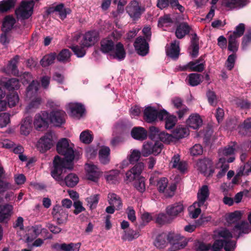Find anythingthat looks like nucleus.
Here are the masks:
<instances>
[{
  "label": "nucleus",
  "mask_w": 251,
  "mask_h": 251,
  "mask_svg": "<svg viewBox=\"0 0 251 251\" xmlns=\"http://www.w3.org/2000/svg\"><path fill=\"white\" fill-rule=\"evenodd\" d=\"M242 216V213L241 211H236L227 216L226 221L229 224L234 223L241 219Z\"/></svg>",
  "instance_id": "09e8293b"
},
{
  "label": "nucleus",
  "mask_w": 251,
  "mask_h": 251,
  "mask_svg": "<svg viewBox=\"0 0 251 251\" xmlns=\"http://www.w3.org/2000/svg\"><path fill=\"white\" fill-rule=\"evenodd\" d=\"M188 134L189 130L188 128L182 126H179L174 130L172 135L174 137V141H175L176 139L184 138Z\"/></svg>",
  "instance_id": "473e14b6"
},
{
  "label": "nucleus",
  "mask_w": 251,
  "mask_h": 251,
  "mask_svg": "<svg viewBox=\"0 0 251 251\" xmlns=\"http://www.w3.org/2000/svg\"><path fill=\"white\" fill-rule=\"evenodd\" d=\"M119 174L120 171L119 170H112L106 176V179L109 182L112 183H115L118 180L117 177Z\"/></svg>",
  "instance_id": "680f3d73"
},
{
  "label": "nucleus",
  "mask_w": 251,
  "mask_h": 251,
  "mask_svg": "<svg viewBox=\"0 0 251 251\" xmlns=\"http://www.w3.org/2000/svg\"><path fill=\"white\" fill-rule=\"evenodd\" d=\"M209 196V190L207 185H203L198 191L197 194V201L200 205H203L206 207L205 203L206 201L207 200Z\"/></svg>",
  "instance_id": "a878e982"
},
{
  "label": "nucleus",
  "mask_w": 251,
  "mask_h": 251,
  "mask_svg": "<svg viewBox=\"0 0 251 251\" xmlns=\"http://www.w3.org/2000/svg\"><path fill=\"white\" fill-rule=\"evenodd\" d=\"M164 119L166 120L165 127L167 129L172 128L175 126L177 121L176 117L172 115L169 116L168 113L167 116L164 117Z\"/></svg>",
  "instance_id": "603ef678"
},
{
  "label": "nucleus",
  "mask_w": 251,
  "mask_h": 251,
  "mask_svg": "<svg viewBox=\"0 0 251 251\" xmlns=\"http://www.w3.org/2000/svg\"><path fill=\"white\" fill-rule=\"evenodd\" d=\"M85 170L87 178L94 182H97L101 175V172L99 168L91 162L85 164Z\"/></svg>",
  "instance_id": "f8f14e48"
},
{
  "label": "nucleus",
  "mask_w": 251,
  "mask_h": 251,
  "mask_svg": "<svg viewBox=\"0 0 251 251\" xmlns=\"http://www.w3.org/2000/svg\"><path fill=\"white\" fill-rule=\"evenodd\" d=\"M236 39L234 37H229L228 39V49L229 50L233 52L237 51L238 49V44Z\"/></svg>",
  "instance_id": "338daca9"
},
{
  "label": "nucleus",
  "mask_w": 251,
  "mask_h": 251,
  "mask_svg": "<svg viewBox=\"0 0 251 251\" xmlns=\"http://www.w3.org/2000/svg\"><path fill=\"white\" fill-rule=\"evenodd\" d=\"M66 114L60 109L52 110L49 114V119L54 126H59L65 123Z\"/></svg>",
  "instance_id": "ddd939ff"
},
{
  "label": "nucleus",
  "mask_w": 251,
  "mask_h": 251,
  "mask_svg": "<svg viewBox=\"0 0 251 251\" xmlns=\"http://www.w3.org/2000/svg\"><path fill=\"white\" fill-rule=\"evenodd\" d=\"M34 2L33 0L23 1L19 7L15 10L17 18L25 19L30 17L33 13Z\"/></svg>",
  "instance_id": "6e6552de"
},
{
  "label": "nucleus",
  "mask_w": 251,
  "mask_h": 251,
  "mask_svg": "<svg viewBox=\"0 0 251 251\" xmlns=\"http://www.w3.org/2000/svg\"><path fill=\"white\" fill-rule=\"evenodd\" d=\"M56 55L55 53H51L44 56L41 60L40 64L43 67L48 66L54 63Z\"/></svg>",
  "instance_id": "49530a36"
},
{
  "label": "nucleus",
  "mask_w": 251,
  "mask_h": 251,
  "mask_svg": "<svg viewBox=\"0 0 251 251\" xmlns=\"http://www.w3.org/2000/svg\"><path fill=\"white\" fill-rule=\"evenodd\" d=\"M110 149L107 147H102L99 151V157L101 163L107 164L110 161Z\"/></svg>",
  "instance_id": "72a5a7b5"
},
{
  "label": "nucleus",
  "mask_w": 251,
  "mask_h": 251,
  "mask_svg": "<svg viewBox=\"0 0 251 251\" xmlns=\"http://www.w3.org/2000/svg\"><path fill=\"white\" fill-rule=\"evenodd\" d=\"M202 78L203 76L201 75L193 73L188 76V82L190 85L195 86L199 85L202 81Z\"/></svg>",
  "instance_id": "37998d69"
},
{
  "label": "nucleus",
  "mask_w": 251,
  "mask_h": 251,
  "mask_svg": "<svg viewBox=\"0 0 251 251\" xmlns=\"http://www.w3.org/2000/svg\"><path fill=\"white\" fill-rule=\"evenodd\" d=\"M65 166L66 164L60 159L59 156H55L51 176L61 186L65 184L68 187H73L78 183L79 178L76 175L70 173L64 178L62 174L65 173L67 169L69 170Z\"/></svg>",
  "instance_id": "f257e3e1"
},
{
  "label": "nucleus",
  "mask_w": 251,
  "mask_h": 251,
  "mask_svg": "<svg viewBox=\"0 0 251 251\" xmlns=\"http://www.w3.org/2000/svg\"><path fill=\"white\" fill-rule=\"evenodd\" d=\"M53 219L58 225L66 223L68 219V211L59 204L53 206L51 212Z\"/></svg>",
  "instance_id": "9d476101"
},
{
  "label": "nucleus",
  "mask_w": 251,
  "mask_h": 251,
  "mask_svg": "<svg viewBox=\"0 0 251 251\" xmlns=\"http://www.w3.org/2000/svg\"><path fill=\"white\" fill-rule=\"evenodd\" d=\"M245 31V25L243 24H240L236 27L235 30L229 37H234L235 38H239L242 36Z\"/></svg>",
  "instance_id": "bf43d9fd"
},
{
  "label": "nucleus",
  "mask_w": 251,
  "mask_h": 251,
  "mask_svg": "<svg viewBox=\"0 0 251 251\" xmlns=\"http://www.w3.org/2000/svg\"><path fill=\"white\" fill-rule=\"evenodd\" d=\"M68 109L72 117L79 119L84 112L83 105L78 103H70L68 105Z\"/></svg>",
  "instance_id": "4be33fe9"
},
{
  "label": "nucleus",
  "mask_w": 251,
  "mask_h": 251,
  "mask_svg": "<svg viewBox=\"0 0 251 251\" xmlns=\"http://www.w3.org/2000/svg\"><path fill=\"white\" fill-rule=\"evenodd\" d=\"M219 235L222 239L215 241L212 246V251H222L223 247L226 251H233L235 248L236 243L230 240L232 234L229 230L225 229L221 230Z\"/></svg>",
  "instance_id": "20e7f679"
},
{
  "label": "nucleus",
  "mask_w": 251,
  "mask_h": 251,
  "mask_svg": "<svg viewBox=\"0 0 251 251\" xmlns=\"http://www.w3.org/2000/svg\"><path fill=\"white\" fill-rule=\"evenodd\" d=\"M134 46L139 55L145 56L148 53L149 44L144 38L141 37H138L134 42Z\"/></svg>",
  "instance_id": "dca6fc26"
},
{
  "label": "nucleus",
  "mask_w": 251,
  "mask_h": 251,
  "mask_svg": "<svg viewBox=\"0 0 251 251\" xmlns=\"http://www.w3.org/2000/svg\"><path fill=\"white\" fill-rule=\"evenodd\" d=\"M4 86L9 90H17L20 87L19 80L16 78H11L6 81Z\"/></svg>",
  "instance_id": "de8ad7c7"
},
{
  "label": "nucleus",
  "mask_w": 251,
  "mask_h": 251,
  "mask_svg": "<svg viewBox=\"0 0 251 251\" xmlns=\"http://www.w3.org/2000/svg\"><path fill=\"white\" fill-rule=\"evenodd\" d=\"M206 96L209 104L212 106H215L217 102V98L215 93L209 90L206 93Z\"/></svg>",
  "instance_id": "69168bd1"
},
{
  "label": "nucleus",
  "mask_w": 251,
  "mask_h": 251,
  "mask_svg": "<svg viewBox=\"0 0 251 251\" xmlns=\"http://www.w3.org/2000/svg\"><path fill=\"white\" fill-rule=\"evenodd\" d=\"M184 207L181 202H177L170 205L166 208V213L173 219L183 211Z\"/></svg>",
  "instance_id": "5701e85b"
},
{
  "label": "nucleus",
  "mask_w": 251,
  "mask_h": 251,
  "mask_svg": "<svg viewBox=\"0 0 251 251\" xmlns=\"http://www.w3.org/2000/svg\"><path fill=\"white\" fill-rule=\"evenodd\" d=\"M134 187L140 192H144L146 189L145 178L141 177L136 180L134 182Z\"/></svg>",
  "instance_id": "052dcab7"
},
{
  "label": "nucleus",
  "mask_w": 251,
  "mask_h": 251,
  "mask_svg": "<svg viewBox=\"0 0 251 251\" xmlns=\"http://www.w3.org/2000/svg\"><path fill=\"white\" fill-rule=\"evenodd\" d=\"M46 229L43 228L40 225H34L30 227L28 230L27 234L26 242L29 243L32 242L34 238L37 237L43 231Z\"/></svg>",
  "instance_id": "b1692460"
},
{
  "label": "nucleus",
  "mask_w": 251,
  "mask_h": 251,
  "mask_svg": "<svg viewBox=\"0 0 251 251\" xmlns=\"http://www.w3.org/2000/svg\"><path fill=\"white\" fill-rule=\"evenodd\" d=\"M19 57L16 56L12 60L10 61L8 66V69L11 71L12 73L14 75L18 74V70L17 69V64L19 60Z\"/></svg>",
  "instance_id": "0e129e2a"
},
{
  "label": "nucleus",
  "mask_w": 251,
  "mask_h": 251,
  "mask_svg": "<svg viewBox=\"0 0 251 251\" xmlns=\"http://www.w3.org/2000/svg\"><path fill=\"white\" fill-rule=\"evenodd\" d=\"M169 239L171 244L170 251H176L183 249L187 244V242L184 237L179 235H176L170 239L166 234L162 233L157 237L154 245L158 248H163L167 245V240Z\"/></svg>",
  "instance_id": "7ed1b4c3"
},
{
  "label": "nucleus",
  "mask_w": 251,
  "mask_h": 251,
  "mask_svg": "<svg viewBox=\"0 0 251 251\" xmlns=\"http://www.w3.org/2000/svg\"><path fill=\"white\" fill-rule=\"evenodd\" d=\"M29 99H31V101L26 107V110L27 112H28L33 109L38 108L42 102V99L40 97L38 96H34L32 97V98Z\"/></svg>",
  "instance_id": "a18cd8bd"
},
{
  "label": "nucleus",
  "mask_w": 251,
  "mask_h": 251,
  "mask_svg": "<svg viewBox=\"0 0 251 251\" xmlns=\"http://www.w3.org/2000/svg\"><path fill=\"white\" fill-rule=\"evenodd\" d=\"M13 206L10 204L0 205V222L8 220L11 216Z\"/></svg>",
  "instance_id": "cd10ccee"
},
{
  "label": "nucleus",
  "mask_w": 251,
  "mask_h": 251,
  "mask_svg": "<svg viewBox=\"0 0 251 251\" xmlns=\"http://www.w3.org/2000/svg\"><path fill=\"white\" fill-rule=\"evenodd\" d=\"M139 236V233L138 231L132 229H127L124 230L122 238L125 241H132V240L137 238Z\"/></svg>",
  "instance_id": "79ce46f5"
},
{
  "label": "nucleus",
  "mask_w": 251,
  "mask_h": 251,
  "mask_svg": "<svg viewBox=\"0 0 251 251\" xmlns=\"http://www.w3.org/2000/svg\"><path fill=\"white\" fill-rule=\"evenodd\" d=\"M206 206L200 205L197 202H194L189 208L190 217L193 219L197 218L201 212V208H206Z\"/></svg>",
  "instance_id": "a19ab883"
},
{
  "label": "nucleus",
  "mask_w": 251,
  "mask_h": 251,
  "mask_svg": "<svg viewBox=\"0 0 251 251\" xmlns=\"http://www.w3.org/2000/svg\"><path fill=\"white\" fill-rule=\"evenodd\" d=\"M249 225L246 222H242L237 224L233 228V233L234 236L237 235L239 237L241 233H247L248 231Z\"/></svg>",
  "instance_id": "4c0bfd02"
},
{
  "label": "nucleus",
  "mask_w": 251,
  "mask_h": 251,
  "mask_svg": "<svg viewBox=\"0 0 251 251\" xmlns=\"http://www.w3.org/2000/svg\"><path fill=\"white\" fill-rule=\"evenodd\" d=\"M141 153H142L140 151L134 150H133L130 155L129 156L128 160L130 163H133L136 161H137L141 155Z\"/></svg>",
  "instance_id": "774afa93"
},
{
  "label": "nucleus",
  "mask_w": 251,
  "mask_h": 251,
  "mask_svg": "<svg viewBox=\"0 0 251 251\" xmlns=\"http://www.w3.org/2000/svg\"><path fill=\"white\" fill-rule=\"evenodd\" d=\"M166 116H167V112L165 110L158 111L151 106L146 107L144 111V119L148 123H152L157 119L162 120Z\"/></svg>",
  "instance_id": "39448f33"
},
{
  "label": "nucleus",
  "mask_w": 251,
  "mask_h": 251,
  "mask_svg": "<svg viewBox=\"0 0 251 251\" xmlns=\"http://www.w3.org/2000/svg\"><path fill=\"white\" fill-rule=\"evenodd\" d=\"M10 115L8 113L0 114V128L5 127L10 121Z\"/></svg>",
  "instance_id": "13d9d810"
},
{
  "label": "nucleus",
  "mask_w": 251,
  "mask_h": 251,
  "mask_svg": "<svg viewBox=\"0 0 251 251\" xmlns=\"http://www.w3.org/2000/svg\"><path fill=\"white\" fill-rule=\"evenodd\" d=\"M122 34L118 31H114L111 36L101 40L100 44V50L105 53H108L109 55L112 51L114 47V42L118 40L121 36Z\"/></svg>",
  "instance_id": "423d86ee"
},
{
  "label": "nucleus",
  "mask_w": 251,
  "mask_h": 251,
  "mask_svg": "<svg viewBox=\"0 0 251 251\" xmlns=\"http://www.w3.org/2000/svg\"><path fill=\"white\" fill-rule=\"evenodd\" d=\"M108 201L109 204L113 205L116 210H119L122 207V202L120 197L114 193L108 194Z\"/></svg>",
  "instance_id": "c9c22d12"
},
{
  "label": "nucleus",
  "mask_w": 251,
  "mask_h": 251,
  "mask_svg": "<svg viewBox=\"0 0 251 251\" xmlns=\"http://www.w3.org/2000/svg\"><path fill=\"white\" fill-rule=\"evenodd\" d=\"M80 247V244L79 243H63L62 251H79Z\"/></svg>",
  "instance_id": "5fc2aeb1"
},
{
  "label": "nucleus",
  "mask_w": 251,
  "mask_h": 251,
  "mask_svg": "<svg viewBox=\"0 0 251 251\" xmlns=\"http://www.w3.org/2000/svg\"><path fill=\"white\" fill-rule=\"evenodd\" d=\"M7 99L8 105L10 107L15 106L19 100V96L16 93L10 94L7 96Z\"/></svg>",
  "instance_id": "4d7b16f0"
},
{
  "label": "nucleus",
  "mask_w": 251,
  "mask_h": 251,
  "mask_svg": "<svg viewBox=\"0 0 251 251\" xmlns=\"http://www.w3.org/2000/svg\"><path fill=\"white\" fill-rule=\"evenodd\" d=\"M99 200V195L97 194L91 196L86 199L88 206L92 210L95 209L97 207Z\"/></svg>",
  "instance_id": "3c124183"
},
{
  "label": "nucleus",
  "mask_w": 251,
  "mask_h": 251,
  "mask_svg": "<svg viewBox=\"0 0 251 251\" xmlns=\"http://www.w3.org/2000/svg\"><path fill=\"white\" fill-rule=\"evenodd\" d=\"M79 138L80 141L83 143L89 144L92 142L93 137L91 132L87 130L81 133Z\"/></svg>",
  "instance_id": "864d4df0"
},
{
  "label": "nucleus",
  "mask_w": 251,
  "mask_h": 251,
  "mask_svg": "<svg viewBox=\"0 0 251 251\" xmlns=\"http://www.w3.org/2000/svg\"><path fill=\"white\" fill-rule=\"evenodd\" d=\"M98 38V33L96 31H89L86 32L83 36L81 41V45L84 47H90L95 43Z\"/></svg>",
  "instance_id": "412c9836"
},
{
  "label": "nucleus",
  "mask_w": 251,
  "mask_h": 251,
  "mask_svg": "<svg viewBox=\"0 0 251 251\" xmlns=\"http://www.w3.org/2000/svg\"><path fill=\"white\" fill-rule=\"evenodd\" d=\"M32 130V119L30 116L23 118L20 124V133L24 136H27Z\"/></svg>",
  "instance_id": "2eb2a0df"
},
{
  "label": "nucleus",
  "mask_w": 251,
  "mask_h": 251,
  "mask_svg": "<svg viewBox=\"0 0 251 251\" xmlns=\"http://www.w3.org/2000/svg\"><path fill=\"white\" fill-rule=\"evenodd\" d=\"M158 138L162 142L167 144L174 142V137H173L172 134H169L164 131H162L160 133Z\"/></svg>",
  "instance_id": "6e6d98bb"
},
{
  "label": "nucleus",
  "mask_w": 251,
  "mask_h": 251,
  "mask_svg": "<svg viewBox=\"0 0 251 251\" xmlns=\"http://www.w3.org/2000/svg\"><path fill=\"white\" fill-rule=\"evenodd\" d=\"M226 6L229 9L239 8L246 5L247 0H223Z\"/></svg>",
  "instance_id": "f704fd0d"
},
{
  "label": "nucleus",
  "mask_w": 251,
  "mask_h": 251,
  "mask_svg": "<svg viewBox=\"0 0 251 251\" xmlns=\"http://www.w3.org/2000/svg\"><path fill=\"white\" fill-rule=\"evenodd\" d=\"M187 125L194 129L199 128L202 125V120L198 114H193L187 120Z\"/></svg>",
  "instance_id": "bb28decb"
},
{
  "label": "nucleus",
  "mask_w": 251,
  "mask_h": 251,
  "mask_svg": "<svg viewBox=\"0 0 251 251\" xmlns=\"http://www.w3.org/2000/svg\"><path fill=\"white\" fill-rule=\"evenodd\" d=\"M179 42L176 40L171 43V46L166 50V53L168 56L173 59L178 57L179 53Z\"/></svg>",
  "instance_id": "c85d7f7f"
},
{
  "label": "nucleus",
  "mask_w": 251,
  "mask_h": 251,
  "mask_svg": "<svg viewBox=\"0 0 251 251\" xmlns=\"http://www.w3.org/2000/svg\"><path fill=\"white\" fill-rule=\"evenodd\" d=\"M237 151L236 144L232 143L231 146H228L224 149H221L219 150V158L225 157L226 158V157L232 155Z\"/></svg>",
  "instance_id": "c756f323"
},
{
  "label": "nucleus",
  "mask_w": 251,
  "mask_h": 251,
  "mask_svg": "<svg viewBox=\"0 0 251 251\" xmlns=\"http://www.w3.org/2000/svg\"><path fill=\"white\" fill-rule=\"evenodd\" d=\"M71 53L68 49L62 50L56 56L57 60L61 62L66 63L70 60Z\"/></svg>",
  "instance_id": "c03bdc74"
},
{
  "label": "nucleus",
  "mask_w": 251,
  "mask_h": 251,
  "mask_svg": "<svg viewBox=\"0 0 251 251\" xmlns=\"http://www.w3.org/2000/svg\"><path fill=\"white\" fill-rule=\"evenodd\" d=\"M39 83L37 81L32 80L26 89V95L28 98L37 96V93L39 88Z\"/></svg>",
  "instance_id": "e433bc0d"
},
{
  "label": "nucleus",
  "mask_w": 251,
  "mask_h": 251,
  "mask_svg": "<svg viewBox=\"0 0 251 251\" xmlns=\"http://www.w3.org/2000/svg\"><path fill=\"white\" fill-rule=\"evenodd\" d=\"M235 160L234 156H230L227 159L225 157H220L217 164V168H220L221 171L217 174V177L220 178L224 176L229 168L228 163L232 162Z\"/></svg>",
  "instance_id": "a211bd4d"
},
{
  "label": "nucleus",
  "mask_w": 251,
  "mask_h": 251,
  "mask_svg": "<svg viewBox=\"0 0 251 251\" xmlns=\"http://www.w3.org/2000/svg\"><path fill=\"white\" fill-rule=\"evenodd\" d=\"M126 10L129 16L134 20L139 18L141 14V9L138 2L135 0L131 1L126 7Z\"/></svg>",
  "instance_id": "6ab92c4d"
},
{
  "label": "nucleus",
  "mask_w": 251,
  "mask_h": 251,
  "mask_svg": "<svg viewBox=\"0 0 251 251\" xmlns=\"http://www.w3.org/2000/svg\"><path fill=\"white\" fill-rule=\"evenodd\" d=\"M204 62L202 58L196 60L195 62H190L187 65L182 67L181 70H186L189 69L191 71L202 72L204 70Z\"/></svg>",
  "instance_id": "393cba45"
},
{
  "label": "nucleus",
  "mask_w": 251,
  "mask_h": 251,
  "mask_svg": "<svg viewBox=\"0 0 251 251\" xmlns=\"http://www.w3.org/2000/svg\"><path fill=\"white\" fill-rule=\"evenodd\" d=\"M54 135L49 132L41 137L38 141L36 147L41 152H45L50 150L54 145Z\"/></svg>",
  "instance_id": "1a4fd4ad"
},
{
  "label": "nucleus",
  "mask_w": 251,
  "mask_h": 251,
  "mask_svg": "<svg viewBox=\"0 0 251 251\" xmlns=\"http://www.w3.org/2000/svg\"><path fill=\"white\" fill-rule=\"evenodd\" d=\"M163 146V144L159 142H146L143 145L142 154L145 157L148 156L151 154L157 155L161 152Z\"/></svg>",
  "instance_id": "0eeeda50"
},
{
  "label": "nucleus",
  "mask_w": 251,
  "mask_h": 251,
  "mask_svg": "<svg viewBox=\"0 0 251 251\" xmlns=\"http://www.w3.org/2000/svg\"><path fill=\"white\" fill-rule=\"evenodd\" d=\"M131 134L132 137L136 140H144L147 137V131L142 127H134Z\"/></svg>",
  "instance_id": "2f4dec72"
},
{
  "label": "nucleus",
  "mask_w": 251,
  "mask_h": 251,
  "mask_svg": "<svg viewBox=\"0 0 251 251\" xmlns=\"http://www.w3.org/2000/svg\"><path fill=\"white\" fill-rule=\"evenodd\" d=\"M53 11L55 12L56 14L59 15L62 20H64L66 18L67 15L71 13V11L70 8H65L63 4H59L54 7Z\"/></svg>",
  "instance_id": "58836bf2"
},
{
  "label": "nucleus",
  "mask_w": 251,
  "mask_h": 251,
  "mask_svg": "<svg viewBox=\"0 0 251 251\" xmlns=\"http://www.w3.org/2000/svg\"><path fill=\"white\" fill-rule=\"evenodd\" d=\"M168 180L166 178H161L157 182V187L160 192L163 193L165 197H172L174 196L176 189L175 185L172 184L167 187Z\"/></svg>",
  "instance_id": "9b49d317"
},
{
  "label": "nucleus",
  "mask_w": 251,
  "mask_h": 251,
  "mask_svg": "<svg viewBox=\"0 0 251 251\" xmlns=\"http://www.w3.org/2000/svg\"><path fill=\"white\" fill-rule=\"evenodd\" d=\"M16 20L12 16H7L5 17L2 27V30L4 32H8L13 27Z\"/></svg>",
  "instance_id": "ea45409f"
},
{
  "label": "nucleus",
  "mask_w": 251,
  "mask_h": 251,
  "mask_svg": "<svg viewBox=\"0 0 251 251\" xmlns=\"http://www.w3.org/2000/svg\"><path fill=\"white\" fill-rule=\"evenodd\" d=\"M126 54L123 45L121 43H118L114 46L109 56L111 58L116 59L121 61L125 58Z\"/></svg>",
  "instance_id": "aec40b11"
},
{
  "label": "nucleus",
  "mask_w": 251,
  "mask_h": 251,
  "mask_svg": "<svg viewBox=\"0 0 251 251\" xmlns=\"http://www.w3.org/2000/svg\"><path fill=\"white\" fill-rule=\"evenodd\" d=\"M75 146L69 139L62 138L57 143L56 150L58 153L64 156V158L60 159L66 164L65 167L69 169L73 168V161L75 159Z\"/></svg>",
  "instance_id": "f03ea898"
},
{
  "label": "nucleus",
  "mask_w": 251,
  "mask_h": 251,
  "mask_svg": "<svg viewBox=\"0 0 251 251\" xmlns=\"http://www.w3.org/2000/svg\"><path fill=\"white\" fill-rule=\"evenodd\" d=\"M48 119L49 114L47 112H41L36 114L33 122L35 128L37 130H40L42 128L46 127L48 126Z\"/></svg>",
  "instance_id": "4468645a"
},
{
  "label": "nucleus",
  "mask_w": 251,
  "mask_h": 251,
  "mask_svg": "<svg viewBox=\"0 0 251 251\" xmlns=\"http://www.w3.org/2000/svg\"><path fill=\"white\" fill-rule=\"evenodd\" d=\"M15 5L14 0H3L0 2V12L7 11Z\"/></svg>",
  "instance_id": "8fccbe9b"
},
{
  "label": "nucleus",
  "mask_w": 251,
  "mask_h": 251,
  "mask_svg": "<svg viewBox=\"0 0 251 251\" xmlns=\"http://www.w3.org/2000/svg\"><path fill=\"white\" fill-rule=\"evenodd\" d=\"M212 165V162L211 160L209 159H203L199 160L197 162L196 168L204 175H207V174L210 175L213 173V172L210 169Z\"/></svg>",
  "instance_id": "f3484780"
},
{
  "label": "nucleus",
  "mask_w": 251,
  "mask_h": 251,
  "mask_svg": "<svg viewBox=\"0 0 251 251\" xmlns=\"http://www.w3.org/2000/svg\"><path fill=\"white\" fill-rule=\"evenodd\" d=\"M173 23V20L169 15H165L159 18L158 21V26L162 27L170 25Z\"/></svg>",
  "instance_id": "e2e57ef3"
},
{
  "label": "nucleus",
  "mask_w": 251,
  "mask_h": 251,
  "mask_svg": "<svg viewBox=\"0 0 251 251\" xmlns=\"http://www.w3.org/2000/svg\"><path fill=\"white\" fill-rule=\"evenodd\" d=\"M191 27L186 23H182L177 27L176 36L178 39L183 38L190 31Z\"/></svg>",
  "instance_id": "7c9ffc66"
}]
</instances>
